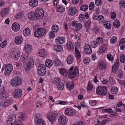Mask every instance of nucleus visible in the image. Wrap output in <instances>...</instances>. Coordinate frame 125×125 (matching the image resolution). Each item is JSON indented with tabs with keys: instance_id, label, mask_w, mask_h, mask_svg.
I'll return each mask as SVG.
<instances>
[{
	"instance_id": "obj_1",
	"label": "nucleus",
	"mask_w": 125,
	"mask_h": 125,
	"mask_svg": "<svg viewBox=\"0 0 125 125\" xmlns=\"http://www.w3.org/2000/svg\"><path fill=\"white\" fill-rule=\"evenodd\" d=\"M13 69V66L11 64H5L2 68V71L4 72L5 74L6 75H10Z\"/></svg>"
},
{
	"instance_id": "obj_2",
	"label": "nucleus",
	"mask_w": 125,
	"mask_h": 125,
	"mask_svg": "<svg viewBox=\"0 0 125 125\" xmlns=\"http://www.w3.org/2000/svg\"><path fill=\"white\" fill-rule=\"evenodd\" d=\"M74 67H72L68 71V73L69 77L71 78H73L76 75L79 74L78 68L77 66H76L74 68Z\"/></svg>"
},
{
	"instance_id": "obj_3",
	"label": "nucleus",
	"mask_w": 125,
	"mask_h": 125,
	"mask_svg": "<svg viewBox=\"0 0 125 125\" xmlns=\"http://www.w3.org/2000/svg\"><path fill=\"white\" fill-rule=\"evenodd\" d=\"M46 30L45 29L39 28L36 29L34 32V36L37 38L42 37L45 34Z\"/></svg>"
},
{
	"instance_id": "obj_4",
	"label": "nucleus",
	"mask_w": 125,
	"mask_h": 125,
	"mask_svg": "<svg viewBox=\"0 0 125 125\" xmlns=\"http://www.w3.org/2000/svg\"><path fill=\"white\" fill-rule=\"evenodd\" d=\"M44 14L43 9L41 8L36 9L35 10L34 14L35 17L37 19L41 18L44 16Z\"/></svg>"
},
{
	"instance_id": "obj_5",
	"label": "nucleus",
	"mask_w": 125,
	"mask_h": 125,
	"mask_svg": "<svg viewBox=\"0 0 125 125\" xmlns=\"http://www.w3.org/2000/svg\"><path fill=\"white\" fill-rule=\"evenodd\" d=\"M11 85L13 86L17 87L20 85L22 83V80L19 77H14L11 81Z\"/></svg>"
},
{
	"instance_id": "obj_6",
	"label": "nucleus",
	"mask_w": 125,
	"mask_h": 125,
	"mask_svg": "<svg viewBox=\"0 0 125 125\" xmlns=\"http://www.w3.org/2000/svg\"><path fill=\"white\" fill-rule=\"evenodd\" d=\"M46 67L44 64H41L38 68V73L41 76H43L46 73Z\"/></svg>"
},
{
	"instance_id": "obj_7",
	"label": "nucleus",
	"mask_w": 125,
	"mask_h": 125,
	"mask_svg": "<svg viewBox=\"0 0 125 125\" xmlns=\"http://www.w3.org/2000/svg\"><path fill=\"white\" fill-rule=\"evenodd\" d=\"M96 93L100 95H104L107 94V88L105 86H99L96 88Z\"/></svg>"
},
{
	"instance_id": "obj_8",
	"label": "nucleus",
	"mask_w": 125,
	"mask_h": 125,
	"mask_svg": "<svg viewBox=\"0 0 125 125\" xmlns=\"http://www.w3.org/2000/svg\"><path fill=\"white\" fill-rule=\"evenodd\" d=\"M35 116L34 119L36 121L37 125H45V122L42 119L39 114H37Z\"/></svg>"
},
{
	"instance_id": "obj_9",
	"label": "nucleus",
	"mask_w": 125,
	"mask_h": 125,
	"mask_svg": "<svg viewBox=\"0 0 125 125\" xmlns=\"http://www.w3.org/2000/svg\"><path fill=\"white\" fill-rule=\"evenodd\" d=\"M57 114L55 112H52L48 113L47 117L49 121L51 122H54L56 118Z\"/></svg>"
},
{
	"instance_id": "obj_10",
	"label": "nucleus",
	"mask_w": 125,
	"mask_h": 125,
	"mask_svg": "<svg viewBox=\"0 0 125 125\" xmlns=\"http://www.w3.org/2000/svg\"><path fill=\"white\" fill-rule=\"evenodd\" d=\"M14 97L16 98H19L21 97L22 94V91L19 88H16L13 93Z\"/></svg>"
},
{
	"instance_id": "obj_11",
	"label": "nucleus",
	"mask_w": 125,
	"mask_h": 125,
	"mask_svg": "<svg viewBox=\"0 0 125 125\" xmlns=\"http://www.w3.org/2000/svg\"><path fill=\"white\" fill-rule=\"evenodd\" d=\"M16 120V117L15 115H11L8 118L7 124L8 125H12Z\"/></svg>"
},
{
	"instance_id": "obj_12",
	"label": "nucleus",
	"mask_w": 125,
	"mask_h": 125,
	"mask_svg": "<svg viewBox=\"0 0 125 125\" xmlns=\"http://www.w3.org/2000/svg\"><path fill=\"white\" fill-rule=\"evenodd\" d=\"M84 50L85 52L87 54H91L92 52V50L90 46L87 44H85L84 47Z\"/></svg>"
},
{
	"instance_id": "obj_13",
	"label": "nucleus",
	"mask_w": 125,
	"mask_h": 125,
	"mask_svg": "<svg viewBox=\"0 0 125 125\" xmlns=\"http://www.w3.org/2000/svg\"><path fill=\"white\" fill-rule=\"evenodd\" d=\"M119 62L118 59H116L115 61V63L112 67V71L114 73H115L118 70L119 66Z\"/></svg>"
},
{
	"instance_id": "obj_14",
	"label": "nucleus",
	"mask_w": 125,
	"mask_h": 125,
	"mask_svg": "<svg viewBox=\"0 0 125 125\" xmlns=\"http://www.w3.org/2000/svg\"><path fill=\"white\" fill-rule=\"evenodd\" d=\"M107 67L105 63L102 61H100L98 64V69L100 71L105 69Z\"/></svg>"
},
{
	"instance_id": "obj_15",
	"label": "nucleus",
	"mask_w": 125,
	"mask_h": 125,
	"mask_svg": "<svg viewBox=\"0 0 125 125\" xmlns=\"http://www.w3.org/2000/svg\"><path fill=\"white\" fill-rule=\"evenodd\" d=\"M65 113L66 114L69 115H73L75 114L73 110L69 108L66 109L65 110Z\"/></svg>"
},
{
	"instance_id": "obj_16",
	"label": "nucleus",
	"mask_w": 125,
	"mask_h": 125,
	"mask_svg": "<svg viewBox=\"0 0 125 125\" xmlns=\"http://www.w3.org/2000/svg\"><path fill=\"white\" fill-rule=\"evenodd\" d=\"M55 42L58 44H62L65 42V39L63 37H58L56 39Z\"/></svg>"
},
{
	"instance_id": "obj_17",
	"label": "nucleus",
	"mask_w": 125,
	"mask_h": 125,
	"mask_svg": "<svg viewBox=\"0 0 125 125\" xmlns=\"http://www.w3.org/2000/svg\"><path fill=\"white\" fill-rule=\"evenodd\" d=\"M85 17L86 19L88 18V14L87 12L85 13L84 15L83 14H81L79 17V19L81 22H84V20L85 19Z\"/></svg>"
},
{
	"instance_id": "obj_18",
	"label": "nucleus",
	"mask_w": 125,
	"mask_h": 125,
	"mask_svg": "<svg viewBox=\"0 0 125 125\" xmlns=\"http://www.w3.org/2000/svg\"><path fill=\"white\" fill-rule=\"evenodd\" d=\"M12 28L13 31H17L20 30V26L18 23L14 22L12 24Z\"/></svg>"
},
{
	"instance_id": "obj_19",
	"label": "nucleus",
	"mask_w": 125,
	"mask_h": 125,
	"mask_svg": "<svg viewBox=\"0 0 125 125\" xmlns=\"http://www.w3.org/2000/svg\"><path fill=\"white\" fill-rule=\"evenodd\" d=\"M23 40V39L22 36H18L15 37L14 42L16 44H19L22 42Z\"/></svg>"
},
{
	"instance_id": "obj_20",
	"label": "nucleus",
	"mask_w": 125,
	"mask_h": 125,
	"mask_svg": "<svg viewBox=\"0 0 125 125\" xmlns=\"http://www.w3.org/2000/svg\"><path fill=\"white\" fill-rule=\"evenodd\" d=\"M107 46L106 44H104L101 45L99 50V52L100 54L103 53L105 52L107 49Z\"/></svg>"
},
{
	"instance_id": "obj_21",
	"label": "nucleus",
	"mask_w": 125,
	"mask_h": 125,
	"mask_svg": "<svg viewBox=\"0 0 125 125\" xmlns=\"http://www.w3.org/2000/svg\"><path fill=\"white\" fill-rule=\"evenodd\" d=\"M76 11V7H71L69 9L68 13L69 15L73 16L75 14Z\"/></svg>"
},
{
	"instance_id": "obj_22",
	"label": "nucleus",
	"mask_w": 125,
	"mask_h": 125,
	"mask_svg": "<svg viewBox=\"0 0 125 125\" xmlns=\"http://www.w3.org/2000/svg\"><path fill=\"white\" fill-rule=\"evenodd\" d=\"M38 3L37 0H31L29 1V4L31 7L33 8L37 6Z\"/></svg>"
},
{
	"instance_id": "obj_23",
	"label": "nucleus",
	"mask_w": 125,
	"mask_h": 125,
	"mask_svg": "<svg viewBox=\"0 0 125 125\" xmlns=\"http://www.w3.org/2000/svg\"><path fill=\"white\" fill-rule=\"evenodd\" d=\"M38 53L39 56L42 57H45L47 55V52L44 49L40 50Z\"/></svg>"
},
{
	"instance_id": "obj_24",
	"label": "nucleus",
	"mask_w": 125,
	"mask_h": 125,
	"mask_svg": "<svg viewBox=\"0 0 125 125\" xmlns=\"http://www.w3.org/2000/svg\"><path fill=\"white\" fill-rule=\"evenodd\" d=\"M74 60L73 56L72 55H69L67 57V62L69 64H72Z\"/></svg>"
},
{
	"instance_id": "obj_25",
	"label": "nucleus",
	"mask_w": 125,
	"mask_h": 125,
	"mask_svg": "<svg viewBox=\"0 0 125 125\" xmlns=\"http://www.w3.org/2000/svg\"><path fill=\"white\" fill-rule=\"evenodd\" d=\"M26 117V114L22 112L20 114L19 118L20 121H22L25 120Z\"/></svg>"
},
{
	"instance_id": "obj_26",
	"label": "nucleus",
	"mask_w": 125,
	"mask_h": 125,
	"mask_svg": "<svg viewBox=\"0 0 125 125\" xmlns=\"http://www.w3.org/2000/svg\"><path fill=\"white\" fill-rule=\"evenodd\" d=\"M23 33L25 36H28L31 33L30 30L28 28L25 29L23 31Z\"/></svg>"
},
{
	"instance_id": "obj_27",
	"label": "nucleus",
	"mask_w": 125,
	"mask_h": 125,
	"mask_svg": "<svg viewBox=\"0 0 125 125\" xmlns=\"http://www.w3.org/2000/svg\"><path fill=\"white\" fill-rule=\"evenodd\" d=\"M11 102V99H10L5 101L2 105V107L5 108L6 107L8 106L9 105Z\"/></svg>"
},
{
	"instance_id": "obj_28",
	"label": "nucleus",
	"mask_w": 125,
	"mask_h": 125,
	"mask_svg": "<svg viewBox=\"0 0 125 125\" xmlns=\"http://www.w3.org/2000/svg\"><path fill=\"white\" fill-rule=\"evenodd\" d=\"M9 9L8 8H5L3 9L2 11L1 14L2 16L4 17L7 15L9 13Z\"/></svg>"
},
{
	"instance_id": "obj_29",
	"label": "nucleus",
	"mask_w": 125,
	"mask_h": 125,
	"mask_svg": "<svg viewBox=\"0 0 125 125\" xmlns=\"http://www.w3.org/2000/svg\"><path fill=\"white\" fill-rule=\"evenodd\" d=\"M28 17L30 20H33L35 17V15L33 11H31L29 13Z\"/></svg>"
},
{
	"instance_id": "obj_30",
	"label": "nucleus",
	"mask_w": 125,
	"mask_h": 125,
	"mask_svg": "<svg viewBox=\"0 0 125 125\" xmlns=\"http://www.w3.org/2000/svg\"><path fill=\"white\" fill-rule=\"evenodd\" d=\"M45 64L47 67H51L52 65V61L49 59H47L45 61Z\"/></svg>"
},
{
	"instance_id": "obj_31",
	"label": "nucleus",
	"mask_w": 125,
	"mask_h": 125,
	"mask_svg": "<svg viewBox=\"0 0 125 125\" xmlns=\"http://www.w3.org/2000/svg\"><path fill=\"white\" fill-rule=\"evenodd\" d=\"M54 48V50L57 52L61 51L63 49L62 46L59 45H55Z\"/></svg>"
},
{
	"instance_id": "obj_32",
	"label": "nucleus",
	"mask_w": 125,
	"mask_h": 125,
	"mask_svg": "<svg viewBox=\"0 0 125 125\" xmlns=\"http://www.w3.org/2000/svg\"><path fill=\"white\" fill-rule=\"evenodd\" d=\"M60 72L61 75L66 77L67 75V71L66 70L63 68L60 69Z\"/></svg>"
},
{
	"instance_id": "obj_33",
	"label": "nucleus",
	"mask_w": 125,
	"mask_h": 125,
	"mask_svg": "<svg viewBox=\"0 0 125 125\" xmlns=\"http://www.w3.org/2000/svg\"><path fill=\"white\" fill-rule=\"evenodd\" d=\"M68 49L69 50H72L74 48V46L73 44L71 42H69L67 44Z\"/></svg>"
},
{
	"instance_id": "obj_34",
	"label": "nucleus",
	"mask_w": 125,
	"mask_h": 125,
	"mask_svg": "<svg viewBox=\"0 0 125 125\" xmlns=\"http://www.w3.org/2000/svg\"><path fill=\"white\" fill-rule=\"evenodd\" d=\"M57 10L60 12H63L65 10V8L62 6L58 5L56 8Z\"/></svg>"
},
{
	"instance_id": "obj_35",
	"label": "nucleus",
	"mask_w": 125,
	"mask_h": 125,
	"mask_svg": "<svg viewBox=\"0 0 125 125\" xmlns=\"http://www.w3.org/2000/svg\"><path fill=\"white\" fill-rule=\"evenodd\" d=\"M58 121L60 123L66 124L67 122L64 118H63L62 116H60L58 118Z\"/></svg>"
},
{
	"instance_id": "obj_36",
	"label": "nucleus",
	"mask_w": 125,
	"mask_h": 125,
	"mask_svg": "<svg viewBox=\"0 0 125 125\" xmlns=\"http://www.w3.org/2000/svg\"><path fill=\"white\" fill-rule=\"evenodd\" d=\"M57 85L58 89L60 90H63L64 87V84L61 82H60V83L57 84Z\"/></svg>"
},
{
	"instance_id": "obj_37",
	"label": "nucleus",
	"mask_w": 125,
	"mask_h": 125,
	"mask_svg": "<svg viewBox=\"0 0 125 125\" xmlns=\"http://www.w3.org/2000/svg\"><path fill=\"white\" fill-rule=\"evenodd\" d=\"M31 49L32 48L30 45L27 44L25 46V51L26 52H31Z\"/></svg>"
},
{
	"instance_id": "obj_38",
	"label": "nucleus",
	"mask_w": 125,
	"mask_h": 125,
	"mask_svg": "<svg viewBox=\"0 0 125 125\" xmlns=\"http://www.w3.org/2000/svg\"><path fill=\"white\" fill-rule=\"evenodd\" d=\"M8 93L6 92L2 93L1 95L0 96V98L2 99H5L7 98L9 96Z\"/></svg>"
},
{
	"instance_id": "obj_39",
	"label": "nucleus",
	"mask_w": 125,
	"mask_h": 125,
	"mask_svg": "<svg viewBox=\"0 0 125 125\" xmlns=\"http://www.w3.org/2000/svg\"><path fill=\"white\" fill-rule=\"evenodd\" d=\"M118 89L116 87H114L111 88V92L113 94H116L118 92Z\"/></svg>"
},
{
	"instance_id": "obj_40",
	"label": "nucleus",
	"mask_w": 125,
	"mask_h": 125,
	"mask_svg": "<svg viewBox=\"0 0 125 125\" xmlns=\"http://www.w3.org/2000/svg\"><path fill=\"white\" fill-rule=\"evenodd\" d=\"M59 30V27L58 26L55 24L53 25L52 27V30L54 32H57Z\"/></svg>"
},
{
	"instance_id": "obj_41",
	"label": "nucleus",
	"mask_w": 125,
	"mask_h": 125,
	"mask_svg": "<svg viewBox=\"0 0 125 125\" xmlns=\"http://www.w3.org/2000/svg\"><path fill=\"white\" fill-rule=\"evenodd\" d=\"M92 30L93 32L95 34H98L99 32V28L97 26H94Z\"/></svg>"
},
{
	"instance_id": "obj_42",
	"label": "nucleus",
	"mask_w": 125,
	"mask_h": 125,
	"mask_svg": "<svg viewBox=\"0 0 125 125\" xmlns=\"http://www.w3.org/2000/svg\"><path fill=\"white\" fill-rule=\"evenodd\" d=\"M28 63L31 67L33 66L34 63L32 57L31 56L30 57L29 62Z\"/></svg>"
},
{
	"instance_id": "obj_43",
	"label": "nucleus",
	"mask_w": 125,
	"mask_h": 125,
	"mask_svg": "<svg viewBox=\"0 0 125 125\" xmlns=\"http://www.w3.org/2000/svg\"><path fill=\"white\" fill-rule=\"evenodd\" d=\"M120 60L121 62L125 63V56L123 54H120Z\"/></svg>"
},
{
	"instance_id": "obj_44",
	"label": "nucleus",
	"mask_w": 125,
	"mask_h": 125,
	"mask_svg": "<svg viewBox=\"0 0 125 125\" xmlns=\"http://www.w3.org/2000/svg\"><path fill=\"white\" fill-rule=\"evenodd\" d=\"M88 6L87 5L85 4L81 6L80 7V9L82 11H85L88 9Z\"/></svg>"
},
{
	"instance_id": "obj_45",
	"label": "nucleus",
	"mask_w": 125,
	"mask_h": 125,
	"mask_svg": "<svg viewBox=\"0 0 125 125\" xmlns=\"http://www.w3.org/2000/svg\"><path fill=\"white\" fill-rule=\"evenodd\" d=\"M120 25V22L118 20H116L114 22V26L115 28H118L119 26Z\"/></svg>"
},
{
	"instance_id": "obj_46",
	"label": "nucleus",
	"mask_w": 125,
	"mask_h": 125,
	"mask_svg": "<svg viewBox=\"0 0 125 125\" xmlns=\"http://www.w3.org/2000/svg\"><path fill=\"white\" fill-rule=\"evenodd\" d=\"M24 68L26 71H28L29 70L31 67L28 63H27L24 65Z\"/></svg>"
},
{
	"instance_id": "obj_47",
	"label": "nucleus",
	"mask_w": 125,
	"mask_h": 125,
	"mask_svg": "<svg viewBox=\"0 0 125 125\" xmlns=\"http://www.w3.org/2000/svg\"><path fill=\"white\" fill-rule=\"evenodd\" d=\"M75 51L76 53V55L77 56L78 59H79L81 57L80 53L78 49L76 47L75 48Z\"/></svg>"
},
{
	"instance_id": "obj_48",
	"label": "nucleus",
	"mask_w": 125,
	"mask_h": 125,
	"mask_svg": "<svg viewBox=\"0 0 125 125\" xmlns=\"http://www.w3.org/2000/svg\"><path fill=\"white\" fill-rule=\"evenodd\" d=\"M75 30L79 31L82 27V24L80 23H78L75 26Z\"/></svg>"
},
{
	"instance_id": "obj_49",
	"label": "nucleus",
	"mask_w": 125,
	"mask_h": 125,
	"mask_svg": "<svg viewBox=\"0 0 125 125\" xmlns=\"http://www.w3.org/2000/svg\"><path fill=\"white\" fill-rule=\"evenodd\" d=\"M29 58V55L27 54L22 59H20L21 61L22 62L24 63Z\"/></svg>"
},
{
	"instance_id": "obj_50",
	"label": "nucleus",
	"mask_w": 125,
	"mask_h": 125,
	"mask_svg": "<svg viewBox=\"0 0 125 125\" xmlns=\"http://www.w3.org/2000/svg\"><path fill=\"white\" fill-rule=\"evenodd\" d=\"M22 63V62L20 60V61L19 62L16 63L14 64V65H15V66L16 68H18L21 66Z\"/></svg>"
},
{
	"instance_id": "obj_51",
	"label": "nucleus",
	"mask_w": 125,
	"mask_h": 125,
	"mask_svg": "<svg viewBox=\"0 0 125 125\" xmlns=\"http://www.w3.org/2000/svg\"><path fill=\"white\" fill-rule=\"evenodd\" d=\"M91 45L93 48H95L97 47L98 45V44L96 41L92 42L91 43Z\"/></svg>"
},
{
	"instance_id": "obj_52",
	"label": "nucleus",
	"mask_w": 125,
	"mask_h": 125,
	"mask_svg": "<svg viewBox=\"0 0 125 125\" xmlns=\"http://www.w3.org/2000/svg\"><path fill=\"white\" fill-rule=\"evenodd\" d=\"M98 44V43L101 44L103 42V38L101 37H99L98 38L96 41Z\"/></svg>"
},
{
	"instance_id": "obj_53",
	"label": "nucleus",
	"mask_w": 125,
	"mask_h": 125,
	"mask_svg": "<svg viewBox=\"0 0 125 125\" xmlns=\"http://www.w3.org/2000/svg\"><path fill=\"white\" fill-rule=\"evenodd\" d=\"M102 0H95V5L99 6L102 5Z\"/></svg>"
},
{
	"instance_id": "obj_54",
	"label": "nucleus",
	"mask_w": 125,
	"mask_h": 125,
	"mask_svg": "<svg viewBox=\"0 0 125 125\" xmlns=\"http://www.w3.org/2000/svg\"><path fill=\"white\" fill-rule=\"evenodd\" d=\"M20 56V55L19 53L15 52V54L13 56L14 59L15 60H18Z\"/></svg>"
},
{
	"instance_id": "obj_55",
	"label": "nucleus",
	"mask_w": 125,
	"mask_h": 125,
	"mask_svg": "<svg viewBox=\"0 0 125 125\" xmlns=\"http://www.w3.org/2000/svg\"><path fill=\"white\" fill-rule=\"evenodd\" d=\"M61 79L59 77H56L54 78V79L53 81V83H57L58 84V83H59L61 82Z\"/></svg>"
},
{
	"instance_id": "obj_56",
	"label": "nucleus",
	"mask_w": 125,
	"mask_h": 125,
	"mask_svg": "<svg viewBox=\"0 0 125 125\" xmlns=\"http://www.w3.org/2000/svg\"><path fill=\"white\" fill-rule=\"evenodd\" d=\"M117 41V39L116 37L113 36L112 37L111 39V42L113 43H114L116 42Z\"/></svg>"
},
{
	"instance_id": "obj_57",
	"label": "nucleus",
	"mask_w": 125,
	"mask_h": 125,
	"mask_svg": "<svg viewBox=\"0 0 125 125\" xmlns=\"http://www.w3.org/2000/svg\"><path fill=\"white\" fill-rule=\"evenodd\" d=\"M113 110L110 108L108 109L105 108L103 110V111L106 112L107 113H113Z\"/></svg>"
},
{
	"instance_id": "obj_58",
	"label": "nucleus",
	"mask_w": 125,
	"mask_h": 125,
	"mask_svg": "<svg viewBox=\"0 0 125 125\" xmlns=\"http://www.w3.org/2000/svg\"><path fill=\"white\" fill-rule=\"evenodd\" d=\"M107 57L108 59L110 61H113V56L110 54H109L107 55Z\"/></svg>"
},
{
	"instance_id": "obj_59",
	"label": "nucleus",
	"mask_w": 125,
	"mask_h": 125,
	"mask_svg": "<svg viewBox=\"0 0 125 125\" xmlns=\"http://www.w3.org/2000/svg\"><path fill=\"white\" fill-rule=\"evenodd\" d=\"M94 2H92L90 3L89 5V8L90 10H93L94 9Z\"/></svg>"
},
{
	"instance_id": "obj_60",
	"label": "nucleus",
	"mask_w": 125,
	"mask_h": 125,
	"mask_svg": "<svg viewBox=\"0 0 125 125\" xmlns=\"http://www.w3.org/2000/svg\"><path fill=\"white\" fill-rule=\"evenodd\" d=\"M93 85L91 83H88L87 87V89L88 91H91L92 89Z\"/></svg>"
},
{
	"instance_id": "obj_61",
	"label": "nucleus",
	"mask_w": 125,
	"mask_h": 125,
	"mask_svg": "<svg viewBox=\"0 0 125 125\" xmlns=\"http://www.w3.org/2000/svg\"><path fill=\"white\" fill-rule=\"evenodd\" d=\"M23 15L21 12H20L18 14L16 15V17L17 19H19L21 18Z\"/></svg>"
},
{
	"instance_id": "obj_62",
	"label": "nucleus",
	"mask_w": 125,
	"mask_h": 125,
	"mask_svg": "<svg viewBox=\"0 0 125 125\" xmlns=\"http://www.w3.org/2000/svg\"><path fill=\"white\" fill-rule=\"evenodd\" d=\"M90 105L92 106H94L96 105L97 102L96 100H91L89 101Z\"/></svg>"
},
{
	"instance_id": "obj_63",
	"label": "nucleus",
	"mask_w": 125,
	"mask_h": 125,
	"mask_svg": "<svg viewBox=\"0 0 125 125\" xmlns=\"http://www.w3.org/2000/svg\"><path fill=\"white\" fill-rule=\"evenodd\" d=\"M120 5L121 7H125V2L122 0L120 1L119 2Z\"/></svg>"
},
{
	"instance_id": "obj_64",
	"label": "nucleus",
	"mask_w": 125,
	"mask_h": 125,
	"mask_svg": "<svg viewBox=\"0 0 125 125\" xmlns=\"http://www.w3.org/2000/svg\"><path fill=\"white\" fill-rule=\"evenodd\" d=\"M111 17L113 19H115L116 17V14L115 12H112L110 14Z\"/></svg>"
}]
</instances>
